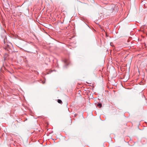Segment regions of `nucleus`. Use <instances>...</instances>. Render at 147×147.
Instances as JSON below:
<instances>
[{"label": "nucleus", "mask_w": 147, "mask_h": 147, "mask_svg": "<svg viewBox=\"0 0 147 147\" xmlns=\"http://www.w3.org/2000/svg\"><path fill=\"white\" fill-rule=\"evenodd\" d=\"M107 9L110 13H112L113 12H116L118 11L119 8L117 6L115 5L112 4L107 7Z\"/></svg>", "instance_id": "1"}, {"label": "nucleus", "mask_w": 147, "mask_h": 147, "mask_svg": "<svg viewBox=\"0 0 147 147\" xmlns=\"http://www.w3.org/2000/svg\"><path fill=\"white\" fill-rule=\"evenodd\" d=\"M57 101L59 103H60V104H61L62 103V101L61 100H60V99H58V100Z\"/></svg>", "instance_id": "3"}, {"label": "nucleus", "mask_w": 147, "mask_h": 147, "mask_svg": "<svg viewBox=\"0 0 147 147\" xmlns=\"http://www.w3.org/2000/svg\"><path fill=\"white\" fill-rule=\"evenodd\" d=\"M8 56V55L7 53H5L4 55L5 58H7Z\"/></svg>", "instance_id": "4"}, {"label": "nucleus", "mask_w": 147, "mask_h": 147, "mask_svg": "<svg viewBox=\"0 0 147 147\" xmlns=\"http://www.w3.org/2000/svg\"><path fill=\"white\" fill-rule=\"evenodd\" d=\"M97 106L99 108H100L102 107V104L100 103H99L98 104Z\"/></svg>", "instance_id": "2"}]
</instances>
